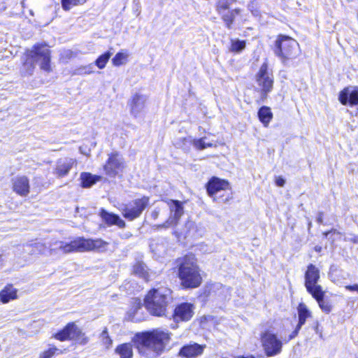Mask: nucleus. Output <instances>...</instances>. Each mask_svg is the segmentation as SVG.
Returning <instances> with one entry per match:
<instances>
[{
  "label": "nucleus",
  "instance_id": "f257e3e1",
  "mask_svg": "<svg viewBox=\"0 0 358 358\" xmlns=\"http://www.w3.org/2000/svg\"><path fill=\"white\" fill-rule=\"evenodd\" d=\"M171 336L168 330L159 328L137 332L131 339L132 343L127 342L117 345L115 353L119 358H133L134 346L142 356L158 357L165 351L171 341Z\"/></svg>",
  "mask_w": 358,
  "mask_h": 358
},
{
  "label": "nucleus",
  "instance_id": "f03ea898",
  "mask_svg": "<svg viewBox=\"0 0 358 358\" xmlns=\"http://www.w3.org/2000/svg\"><path fill=\"white\" fill-rule=\"evenodd\" d=\"M171 271L184 290L197 289L203 282V271L196 255L187 252L173 259Z\"/></svg>",
  "mask_w": 358,
  "mask_h": 358
},
{
  "label": "nucleus",
  "instance_id": "7ed1b4c3",
  "mask_svg": "<svg viewBox=\"0 0 358 358\" xmlns=\"http://www.w3.org/2000/svg\"><path fill=\"white\" fill-rule=\"evenodd\" d=\"M52 51L45 43L34 44L31 50H27L22 60L20 74L22 77H29L34 74L36 69V62L41 61L40 69L46 73L52 71L51 66Z\"/></svg>",
  "mask_w": 358,
  "mask_h": 358
},
{
  "label": "nucleus",
  "instance_id": "20e7f679",
  "mask_svg": "<svg viewBox=\"0 0 358 358\" xmlns=\"http://www.w3.org/2000/svg\"><path fill=\"white\" fill-rule=\"evenodd\" d=\"M173 300V290L169 287H153L144 295L143 305L150 315L166 317Z\"/></svg>",
  "mask_w": 358,
  "mask_h": 358
},
{
  "label": "nucleus",
  "instance_id": "39448f33",
  "mask_svg": "<svg viewBox=\"0 0 358 358\" xmlns=\"http://www.w3.org/2000/svg\"><path fill=\"white\" fill-rule=\"evenodd\" d=\"M320 279L319 268L313 264L307 266L304 273V286L307 292L317 301L320 308L329 314L333 309L331 303L325 299V291L322 285L318 284Z\"/></svg>",
  "mask_w": 358,
  "mask_h": 358
},
{
  "label": "nucleus",
  "instance_id": "423d86ee",
  "mask_svg": "<svg viewBox=\"0 0 358 358\" xmlns=\"http://www.w3.org/2000/svg\"><path fill=\"white\" fill-rule=\"evenodd\" d=\"M271 49L283 65H287L295 60L301 53L300 45L296 40L282 34L276 36Z\"/></svg>",
  "mask_w": 358,
  "mask_h": 358
},
{
  "label": "nucleus",
  "instance_id": "0eeeda50",
  "mask_svg": "<svg viewBox=\"0 0 358 358\" xmlns=\"http://www.w3.org/2000/svg\"><path fill=\"white\" fill-rule=\"evenodd\" d=\"M108 243L101 238L77 237L69 243L60 242L59 249L64 254L83 252H103Z\"/></svg>",
  "mask_w": 358,
  "mask_h": 358
},
{
  "label": "nucleus",
  "instance_id": "6e6552de",
  "mask_svg": "<svg viewBox=\"0 0 358 358\" xmlns=\"http://www.w3.org/2000/svg\"><path fill=\"white\" fill-rule=\"evenodd\" d=\"M205 188L207 194L215 202L228 203L233 199L231 186L227 179L212 176L205 184Z\"/></svg>",
  "mask_w": 358,
  "mask_h": 358
},
{
  "label": "nucleus",
  "instance_id": "1a4fd4ad",
  "mask_svg": "<svg viewBox=\"0 0 358 358\" xmlns=\"http://www.w3.org/2000/svg\"><path fill=\"white\" fill-rule=\"evenodd\" d=\"M52 338L61 342L73 341L79 345H86L90 342V338L75 322H68L62 329L53 334Z\"/></svg>",
  "mask_w": 358,
  "mask_h": 358
},
{
  "label": "nucleus",
  "instance_id": "9d476101",
  "mask_svg": "<svg viewBox=\"0 0 358 358\" xmlns=\"http://www.w3.org/2000/svg\"><path fill=\"white\" fill-rule=\"evenodd\" d=\"M255 81L259 87L262 101L267 99L274 86V76L267 62H263L255 76Z\"/></svg>",
  "mask_w": 358,
  "mask_h": 358
},
{
  "label": "nucleus",
  "instance_id": "9b49d317",
  "mask_svg": "<svg viewBox=\"0 0 358 358\" xmlns=\"http://www.w3.org/2000/svg\"><path fill=\"white\" fill-rule=\"evenodd\" d=\"M126 168V162L122 155L117 151L111 152L103 165V171L108 178H122Z\"/></svg>",
  "mask_w": 358,
  "mask_h": 358
},
{
  "label": "nucleus",
  "instance_id": "f8f14e48",
  "mask_svg": "<svg viewBox=\"0 0 358 358\" xmlns=\"http://www.w3.org/2000/svg\"><path fill=\"white\" fill-rule=\"evenodd\" d=\"M231 0H217L215 4L217 13L228 29H232L236 17L241 13L239 8H231Z\"/></svg>",
  "mask_w": 358,
  "mask_h": 358
},
{
  "label": "nucleus",
  "instance_id": "ddd939ff",
  "mask_svg": "<svg viewBox=\"0 0 358 358\" xmlns=\"http://www.w3.org/2000/svg\"><path fill=\"white\" fill-rule=\"evenodd\" d=\"M150 198L143 195L133 199L125 204L122 210V215L128 221H133L141 217L144 210L150 206Z\"/></svg>",
  "mask_w": 358,
  "mask_h": 358
},
{
  "label": "nucleus",
  "instance_id": "4468645a",
  "mask_svg": "<svg viewBox=\"0 0 358 358\" xmlns=\"http://www.w3.org/2000/svg\"><path fill=\"white\" fill-rule=\"evenodd\" d=\"M259 338L266 357H274L282 352L283 341L278 337L276 334L266 330L260 334Z\"/></svg>",
  "mask_w": 358,
  "mask_h": 358
},
{
  "label": "nucleus",
  "instance_id": "2eb2a0df",
  "mask_svg": "<svg viewBox=\"0 0 358 358\" xmlns=\"http://www.w3.org/2000/svg\"><path fill=\"white\" fill-rule=\"evenodd\" d=\"M194 304L191 302H181L175 306L172 311V320L176 322H187L194 314Z\"/></svg>",
  "mask_w": 358,
  "mask_h": 358
},
{
  "label": "nucleus",
  "instance_id": "dca6fc26",
  "mask_svg": "<svg viewBox=\"0 0 358 358\" xmlns=\"http://www.w3.org/2000/svg\"><path fill=\"white\" fill-rule=\"evenodd\" d=\"M338 99L343 106H358V86H346L338 93Z\"/></svg>",
  "mask_w": 358,
  "mask_h": 358
},
{
  "label": "nucleus",
  "instance_id": "f3484780",
  "mask_svg": "<svg viewBox=\"0 0 358 358\" xmlns=\"http://www.w3.org/2000/svg\"><path fill=\"white\" fill-rule=\"evenodd\" d=\"M206 345L191 342L182 345L180 348L178 355L181 358H195L203 354Z\"/></svg>",
  "mask_w": 358,
  "mask_h": 358
},
{
  "label": "nucleus",
  "instance_id": "a211bd4d",
  "mask_svg": "<svg viewBox=\"0 0 358 358\" xmlns=\"http://www.w3.org/2000/svg\"><path fill=\"white\" fill-rule=\"evenodd\" d=\"M12 189L18 196L25 197L30 193V182L27 176H18L12 180Z\"/></svg>",
  "mask_w": 358,
  "mask_h": 358
},
{
  "label": "nucleus",
  "instance_id": "6ab92c4d",
  "mask_svg": "<svg viewBox=\"0 0 358 358\" xmlns=\"http://www.w3.org/2000/svg\"><path fill=\"white\" fill-rule=\"evenodd\" d=\"M99 215L101 220L108 227L116 225L120 229L126 227V222L117 214L108 212L104 208H101L99 211Z\"/></svg>",
  "mask_w": 358,
  "mask_h": 358
},
{
  "label": "nucleus",
  "instance_id": "aec40b11",
  "mask_svg": "<svg viewBox=\"0 0 358 358\" xmlns=\"http://www.w3.org/2000/svg\"><path fill=\"white\" fill-rule=\"evenodd\" d=\"M76 164V161L73 159H69L64 162L58 161L53 173L57 178H62L69 173L73 165Z\"/></svg>",
  "mask_w": 358,
  "mask_h": 358
},
{
  "label": "nucleus",
  "instance_id": "412c9836",
  "mask_svg": "<svg viewBox=\"0 0 358 358\" xmlns=\"http://www.w3.org/2000/svg\"><path fill=\"white\" fill-rule=\"evenodd\" d=\"M18 290L14 287L11 283L6 284L2 289L0 290V302L3 304L9 303L10 301L18 298Z\"/></svg>",
  "mask_w": 358,
  "mask_h": 358
},
{
  "label": "nucleus",
  "instance_id": "4be33fe9",
  "mask_svg": "<svg viewBox=\"0 0 358 358\" xmlns=\"http://www.w3.org/2000/svg\"><path fill=\"white\" fill-rule=\"evenodd\" d=\"M166 203L169 208L171 213H173V219L178 222L184 214L183 204L185 202L176 199H162Z\"/></svg>",
  "mask_w": 358,
  "mask_h": 358
},
{
  "label": "nucleus",
  "instance_id": "5701e85b",
  "mask_svg": "<svg viewBox=\"0 0 358 358\" xmlns=\"http://www.w3.org/2000/svg\"><path fill=\"white\" fill-rule=\"evenodd\" d=\"M132 274L143 279L146 282L150 281V276L146 265L141 261L136 262L132 266Z\"/></svg>",
  "mask_w": 358,
  "mask_h": 358
},
{
  "label": "nucleus",
  "instance_id": "b1692460",
  "mask_svg": "<svg viewBox=\"0 0 358 358\" xmlns=\"http://www.w3.org/2000/svg\"><path fill=\"white\" fill-rule=\"evenodd\" d=\"M257 117L264 127H268L273 118L271 107L267 106H261L257 111Z\"/></svg>",
  "mask_w": 358,
  "mask_h": 358
},
{
  "label": "nucleus",
  "instance_id": "393cba45",
  "mask_svg": "<svg viewBox=\"0 0 358 358\" xmlns=\"http://www.w3.org/2000/svg\"><path fill=\"white\" fill-rule=\"evenodd\" d=\"M101 177L97 175H92L88 172H83L80 174L81 186L84 188H89L101 180Z\"/></svg>",
  "mask_w": 358,
  "mask_h": 358
},
{
  "label": "nucleus",
  "instance_id": "a878e982",
  "mask_svg": "<svg viewBox=\"0 0 358 358\" xmlns=\"http://www.w3.org/2000/svg\"><path fill=\"white\" fill-rule=\"evenodd\" d=\"M298 312V325L302 327L306 322L307 319L311 317V312L307 306L303 303H300L297 307Z\"/></svg>",
  "mask_w": 358,
  "mask_h": 358
},
{
  "label": "nucleus",
  "instance_id": "bb28decb",
  "mask_svg": "<svg viewBox=\"0 0 358 358\" xmlns=\"http://www.w3.org/2000/svg\"><path fill=\"white\" fill-rule=\"evenodd\" d=\"M29 246L31 248L30 251L31 255H45L48 251L52 253L54 250H48L46 244L41 242L30 243Z\"/></svg>",
  "mask_w": 358,
  "mask_h": 358
},
{
  "label": "nucleus",
  "instance_id": "cd10ccee",
  "mask_svg": "<svg viewBox=\"0 0 358 358\" xmlns=\"http://www.w3.org/2000/svg\"><path fill=\"white\" fill-rule=\"evenodd\" d=\"M129 54L127 50H122L117 52L112 59V64L114 66H120L128 61Z\"/></svg>",
  "mask_w": 358,
  "mask_h": 358
},
{
  "label": "nucleus",
  "instance_id": "c85d7f7f",
  "mask_svg": "<svg viewBox=\"0 0 358 358\" xmlns=\"http://www.w3.org/2000/svg\"><path fill=\"white\" fill-rule=\"evenodd\" d=\"M113 50V48H110V50L105 52L104 53L99 55L96 59L94 62V64L99 69H103L106 67L108 62L109 61L112 52L110 51Z\"/></svg>",
  "mask_w": 358,
  "mask_h": 358
},
{
  "label": "nucleus",
  "instance_id": "c756f323",
  "mask_svg": "<svg viewBox=\"0 0 358 358\" xmlns=\"http://www.w3.org/2000/svg\"><path fill=\"white\" fill-rule=\"evenodd\" d=\"M246 47V41L245 40L231 39L229 50L233 53H239L245 50Z\"/></svg>",
  "mask_w": 358,
  "mask_h": 358
},
{
  "label": "nucleus",
  "instance_id": "7c9ffc66",
  "mask_svg": "<svg viewBox=\"0 0 358 358\" xmlns=\"http://www.w3.org/2000/svg\"><path fill=\"white\" fill-rule=\"evenodd\" d=\"M87 1L88 0H61V5L64 11H69L71 8L83 6Z\"/></svg>",
  "mask_w": 358,
  "mask_h": 358
},
{
  "label": "nucleus",
  "instance_id": "2f4dec72",
  "mask_svg": "<svg viewBox=\"0 0 358 358\" xmlns=\"http://www.w3.org/2000/svg\"><path fill=\"white\" fill-rule=\"evenodd\" d=\"M192 145L194 147V148L198 150H202L207 148L213 147V144L212 143H206L205 142L204 137H201L199 138H195L192 141Z\"/></svg>",
  "mask_w": 358,
  "mask_h": 358
},
{
  "label": "nucleus",
  "instance_id": "473e14b6",
  "mask_svg": "<svg viewBox=\"0 0 358 358\" xmlns=\"http://www.w3.org/2000/svg\"><path fill=\"white\" fill-rule=\"evenodd\" d=\"M99 338L101 339V344L106 348H109L113 343V340L109 336L108 328L104 327L102 330L101 333L99 335Z\"/></svg>",
  "mask_w": 358,
  "mask_h": 358
},
{
  "label": "nucleus",
  "instance_id": "72a5a7b5",
  "mask_svg": "<svg viewBox=\"0 0 358 358\" xmlns=\"http://www.w3.org/2000/svg\"><path fill=\"white\" fill-rule=\"evenodd\" d=\"M62 352L55 345H50L49 348L43 351L39 358H52L53 356L60 354Z\"/></svg>",
  "mask_w": 358,
  "mask_h": 358
},
{
  "label": "nucleus",
  "instance_id": "f704fd0d",
  "mask_svg": "<svg viewBox=\"0 0 358 358\" xmlns=\"http://www.w3.org/2000/svg\"><path fill=\"white\" fill-rule=\"evenodd\" d=\"M215 321V317L210 315H204L198 318V322L201 327L206 328V326Z\"/></svg>",
  "mask_w": 358,
  "mask_h": 358
},
{
  "label": "nucleus",
  "instance_id": "c9c22d12",
  "mask_svg": "<svg viewBox=\"0 0 358 358\" xmlns=\"http://www.w3.org/2000/svg\"><path fill=\"white\" fill-rule=\"evenodd\" d=\"M142 100V96L138 94H135L133 95L131 102H130V107L132 110H135L140 102V101Z\"/></svg>",
  "mask_w": 358,
  "mask_h": 358
},
{
  "label": "nucleus",
  "instance_id": "e433bc0d",
  "mask_svg": "<svg viewBox=\"0 0 358 358\" xmlns=\"http://www.w3.org/2000/svg\"><path fill=\"white\" fill-rule=\"evenodd\" d=\"M301 327L296 324L294 329L292 331V332L289 335L288 339L286 341V342L289 341L290 340L294 339L295 337H296L299 334V331L301 330Z\"/></svg>",
  "mask_w": 358,
  "mask_h": 358
},
{
  "label": "nucleus",
  "instance_id": "4c0bfd02",
  "mask_svg": "<svg viewBox=\"0 0 358 358\" xmlns=\"http://www.w3.org/2000/svg\"><path fill=\"white\" fill-rule=\"evenodd\" d=\"M275 184L278 187H284L285 185V180L282 176H277L275 178Z\"/></svg>",
  "mask_w": 358,
  "mask_h": 358
},
{
  "label": "nucleus",
  "instance_id": "58836bf2",
  "mask_svg": "<svg viewBox=\"0 0 358 358\" xmlns=\"http://www.w3.org/2000/svg\"><path fill=\"white\" fill-rule=\"evenodd\" d=\"M345 289L350 292H356L358 293V284L345 285Z\"/></svg>",
  "mask_w": 358,
  "mask_h": 358
},
{
  "label": "nucleus",
  "instance_id": "ea45409f",
  "mask_svg": "<svg viewBox=\"0 0 358 358\" xmlns=\"http://www.w3.org/2000/svg\"><path fill=\"white\" fill-rule=\"evenodd\" d=\"M340 234V232L336 229H331L330 230L325 231L322 233L323 236L327 237L329 234Z\"/></svg>",
  "mask_w": 358,
  "mask_h": 358
},
{
  "label": "nucleus",
  "instance_id": "a19ab883",
  "mask_svg": "<svg viewBox=\"0 0 358 358\" xmlns=\"http://www.w3.org/2000/svg\"><path fill=\"white\" fill-rule=\"evenodd\" d=\"M323 216H324V213L323 212H320L317 215V222L318 224H322L323 222Z\"/></svg>",
  "mask_w": 358,
  "mask_h": 358
},
{
  "label": "nucleus",
  "instance_id": "79ce46f5",
  "mask_svg": "<svg viewBox=\"0 0 358 358\" xmlns=\"http://www.w3.org/2000/svg\"><path fill=\"white\" fill-rule=\"evenodd\" d=\"M234 358H255V357L252 355H249L247 356L238 355V356L235 357Z\"/></svg>",
  "mask_w": 358,
  "mask_h": 358
},
{
  "label": "nucleus",
  "instance_id": "37998d69",
  "mask_svg": "<svg viewBox=\"0 0 358 358\" xmlns=\"http://www.w3.org/2000/svg\"><path fill=\"white\" fill-rule=\"evenodd\" d=\"M314 250L317 252H320L322 251V247L317 245L314 248Z\"/></svg>",
  "mask_w": 358,
  "mask_h": 358
},
{
  "label": "nucleus",
  "instance_id": "c03bdc74",
  "mask_svg": "<svg viewBox=\"0 0 358 358\" xmlns=\"http://www.w3.org/2000/svg\"><path fill=\"white\" fill-rule=\"evenodd\" d=\"M351 241L354 243H358V236L353 238Z\"/></svg>",
  "mask_w": 358,
  "mask_h": 358
},
{
  "label": "nucleus",
  "instance_id": "a18cd8bd",
  "mask_svg": "<svg viewBox=\"0 0 358 358\" xmlns=\"http://www.w3.org/2000/svg\"><path fill=\"white\" fill-rule=\"evenodd\" d=\"M136 301H137V303H138V308H141V300L139 299H135Z\"/></svg>",
  "mask_w": 358,
  "mask_h": 358
},
{
  "label": "nucleus",
  "instance_id": "49530a36",
  "mask_svg": "<svg viewBox=\"0 0 358 358\" xmlns=\"http://www.w3.org/2000/svg\"><path fill=\"white\" fill-rule=\"evenodd\" d=\"M86 68H87L86 66H83V67H81V68H80V69H82V70H85V69H86Z\"/></svg>",
  "mask_w": 358,
  "mask_h": 358
},
{
  "label": "nucleus",
  "instance_id": "de8ad7c7",
  "mask_svg": "<svg viewBox=\"0 0 358 358\" xmlns=\"http://www.w3.org/2000/svg\"><path fill=\"white\" fill-rule=\"evenodd\" d=\"M1 257V255H0V257Z\"/></svg>",
  "mask_w": 358,
  "mask_h": 358
},
{
  "label": "nucleus",
  "instance_id": "09e8293b",
  "mask_svg": "<svg viewBox=\"0 0 358 358\" xmlns=\"http://www.w3.org/2000/svg\"><path fill=\"white\" fill-rule=\"evenodd\" d=\"M356 358H358V357H356Z\"/></svg>",
  "mask_w": 358,
  "mask_h": 358
}]
</instances>
